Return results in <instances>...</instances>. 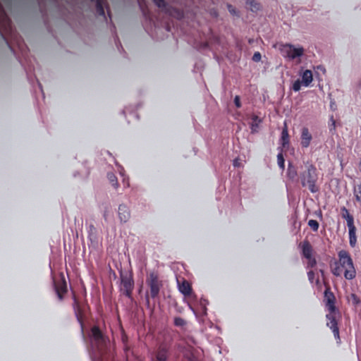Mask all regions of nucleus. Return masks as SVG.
<instances>
[{
  "label": "nucleus",
  "instance_id": "nucleus-2",
  "mask_svg": "<svg viewBox=\"0 0 361 361\" xmlns=\"http://www.w3.org/2000/svg\"><path fill=\"white\" fill-rule=\"evenodd\" d=\"M324 302L329 311V314L326 315V319L328 320L326 325L332 330L334 337L336 339H339V331L335 317L336 310L334 305L335 297L328 289L324 291Z\"/></svg>",
  "mask_w": 361,
  "mask_h": 361
},
{
  "label": "nucleus",
  "instance_id": "nucleus-4",
  "mask_svg": "<svg viewBox=\"0 0 361 361\" xmlns=\"http://www.w3.org/2000/svg\"><path fill=\"white\" fill-rule=\"evenodd\" d=\"M279 50L281 55L288 60H294L304 54V49L302 47H295L290 44H280Z\"/></svg>",
  "mask_w": 361,
  "mask_h": 361
},
{
  "label": "nucleus",
  "instance_id": "nucleus-33",
  "mask_svg": "<svg viewBox=\"0 0 361 361\" xmlns=\"http://www.w3.org/2000/svg\"><path fill=\"white\" fill-rule=\"evenodd\" d=\"M56 291H57V293H58V295H59V298H61V294H60V293H59V290H56Z\"/></svg>",
  "mask_w": 361,
  "mask_h": 361
},
{
  "label": "nucleus",
  "instance_id": "nucleus-29",
  "mask_svg": "<svg viewBox=\"0 0 361 361\" xmlns=\"http://www.w3.org/2000/svg\"><path fill=\"white\" fill-rule=\"evenodd\" d=\"M234 102L235 106L239 108L240 107V97L239 96H235L234 99Z\"/></svg>",
  "mask_w": 361,
  "mask_h": 361
},
{
  "label": "nucleus",
  "instance_id": "nucleus-15",
  "mask_svg": "<svg viewBox=\"0 0 361 361\" xmlns=\"http://www.w3.org/2000/svg\"><path fill=\"white\" fill-rule=\"evenodd\" d=\"M297 175H298V173H297L295 168L290 163H289L288 165V169H287L288 177L290 179L293 180L296 178Z\"/></svg>",
  "mask_w": 361,
  "mask_h": 361
},
{
  "label": "nucleus",
  "instance_id": "nucleus-25",
  "mask_svg": "<svg viewBox=\"0 0 361 361\" xmlns=\"http://www.w3.org/2000/svg\"><path fill=\"white\" fill-rule=\"evenodd\" d=\"M175 324L177 326H183L185 324V322L181 318H176L174 320Z\"/></svg>",
  "mask_w": 361,
  "mask_h": 361
},
{
  "label": "nucleus",
  "instance_id": "nucleus-10",
  "mask_svg": "<svg viewBox=\"0 0 361 361\" xmlns=\"http://www.w3.org/2000/svg\"><path fill=\"white\" fill-rule=\"evenodd\" d=\"M301 77L302 82L305 87H308L313 80L312 73V71L310 70H306L305 71H304Z\"/></svg>",
  "mask_w": 361,
  "mask_h": 361
},
{
  "label": "nucleus",
  "instance_id": "nucleus-21",
  "mask_svg": "<svg viewBox=\"0 0 361 361\" xmlns=\"http://www.w3.org/2000/svg\"><path fill=\"white\" fill-rule=\"evenodd\" d=\"M355 198L357 201L361 202V185H357L355 190Z\"/></svg>",
  "mask_w": 361,
  "mask_h": 361
},
{
  "label": "nucleus",
  "instance_id": "nucleus-18",
  "mask_svg": "<svg viewBox=\"0 0 361 361\" xmlns=\"http://www.w3.org/2000/svg\"><path fill=\"white\" fill-rule=\"evenodd\" d=\"M277 162H278V165L279 166L281 169H284L285 168V160L283 159V154L281 153H279L278 155H277Z\"/></svg>",
  "mask_w": 361,
  "mask_h": 361
},
{
  "label": "nucleus",
  "instance_id": "nucleus-11",
  "mask_svg": "<svg viewBox=\"0 0 361 361\" xmlns=\"http://www.w3.org/2000/svg\"><path fill=\"white\" fill-rule=\"evenodd\" d=\"M281 145L283 147H287L288 146L289 135H288V128H287V126L286 124H285V126L281 132Z\"/></svg>",
  "mask_w": 361,
  "mask_h": 361
},
{
  "label": "nucleus",
  "instance_id": "nucleus-14",
  "mask_svg": "<svg viewBox=\"0 0 361 361\" xmlns=\"http://www.w3.org/2000/svg\"><path fill=\"white\" fill-rule=\"evenodd\" d=\"M349 231V238H350V245L354 247L356 244V235L355 231L356 228L355 226H348Z\"/></svg>",
  "mask_w": 361,
  "mask_h": 361
},
{
  "label": "nucleus",
  "instance_id": "nucleus-9",
  "mask_svg": "<svg viewBox=\"0 0 361 361\" xmlns=\"http://www.w3.org/2000/svg\"><path fill=\"white\" fill-rule=\"evenodd\" d=\"M118 216L122 222H126L130 218L129 209L123 205H121L118 207Z\"/></svg>",
  "mask_w": 361,
  "mask_h": 361
},
{
  "label": "nucleus",
  "instance_id": "nucleus-6",
  "mask_svg": "<svg viewBox=\"0 0 361 361\" xmlns=\"http://www.w3.org/2000/svg\"><path fill=\"white\" fill-rule=\"evenodd\" d=\"M312 135L307 128L302 129L301 133V145L304 148H307L310 146L312 141Z\"/></svg>",
  "mask_w": 361,
  "mask_h": 361
},
{
  "label": "nucleus",
  "instance_id": "nucleus-16",
  "mask_svg": "<svg viewBox=\"0 0 361 361\" xmlns=\"http://www.w3.org/2000/svg\"><path fill=\"white\" fill-rule=\"evenodd\" d=\"M92 338L97 342H99L102 339V332L96 326L92 329Z\"/></svg>",
  "mask_w": 361,
  "mask_h": 361
},
{
  "label": "nucleus",
  "instance_id": "nucleus-5",
  "mask_svg": "<svg viewBox=\"0 0 361 361\" xmlns=\"http://www.w3.org/2000/svg\"><path fill=\"white\" fill-rule=\"evenodd\" d=\"M148 283L150 286L151 294L152 297H155L158 294L160 287L158 276L155 273L152 272L149 274Z\"/></svg>",
  "mask_w": 361,
  "mask_h": 361
},
{
  "label": "nucleus",
  "instance_id": "nucleus-1",
  "mask_svg": "<svg viewBox=\"0 0 361 361\" xmlns=\"http://www.w3.org/2000/svg\"><path fill=\"white\" fill-rule=\"evenodd\" d=\"M338 262L336 263L333 270L334 274L338 276L343 275L346 279L349 280L354 279L356 271L348 253L345 250H341L338 253Z\"/></svg>",
  "mask_w": 361,
  "mask_h": 361
},
{
  "label": "nucleus",
  "instance_id": "nucleus-24",
  "mask_svg": "<svg viewBox=\"0 0 361 361\" xmlns=\"http://www.w3.org/2000/svg\"><path fill=\"white\" fill-rule=\"evenodd\" d=\"M307 259L308 260V265L310 267H313L316 265V259L312 256H311L310 258H307Z\"/></svg>",
  "mask_w": 361,
  "mask_h": 361
},
{
  "label": "nucleus",
  "instance_id": "nucleus-8",
  "mask_svg": "<svg viewBox=\"0 0 361 361\" xmlns=\"http://www.w3.org/2000/svg\"><path fill=\"white\" fill-rule=\"evenodd\" d=\"M178 286L179 291L182 294L186 296L190 295L192 289L190 283L187 281L183 280L181 282L178 281Z\"/></svg>",
  "mask_w": 361,
  "mask_h": 361
},
{
  "label": "nucleus",
  "instance_id": "nucleus-17",
  "mask_svg": "<svg viewBox=\"0 0 361 361\" xmlns=\"http://www.w3.org/2000/svg\"><path fill=\"white\" fill-rule=\"evenodd\" d=\"M166 359H167L166 350L164 349H161V350H159L157 354L155 361H166Z\"/></svg>",
  "mask_w": 361,
  "mask_h": 361
},
{
  "label": "nucleus",
  "instance_id": "nucleus-23",
  "mask_svg": "<svg viewBox=\"0 0 361 361\" xmlns=\"http://www.w3.org/2000/svg\"><path fill=\"white\" fill-rule=\"evenodd\" d=\"M247 4L250 5V8L252 11H257L259 8V4L253 1H248Z\"/></svg>",
  "mask_w": 361,
  "mask_h": 361
},
{
  "label": "nucleus",
  "instance_id": "nucleus-12",
  "mask_svg": "<svg viewBox=\"0 0 361 361\" xmlns=\"http://www.w3.org/2000/svg\"><path fill=\"white\" fill-rule=\"evenodd\" d=\"M342 216L345 219L348 226H354L353 217L350 214L348 210L345 207L341 209Z\"/></svg>",
  "mask_w": 361,
  "mask_h": 361
},
{
  "label": "nucleus",
  "instance_id": "nucleus-13",
  "mask_svg": "<svg viewBox=\"0 0 361 361\" xmlns=\"http://www.w3.org/2000/svg\"><path fill=\"white\" fill-rule=\"evenodd\" d=\"M302 254L306 259L312 256V249L307 241H305L302 243Z\"/></svg>",
  "mask_w": 361,
  "mask_h": 361
},
{
  "label": "nucleus",
  "instance_id": "nucleus-7",
  "mask_svg": "<svg viewBox=\"0 0 361 361\" xmlns=\"http://www.w3.org/2000/svg\"><path fill=\"white\" fill-rule=\"evenodd\" d=\"M122 284L126 295L130 296L134 284L132 277L130 276L122 277Z\"/></svg>",
  "mask_w": 361,
  "mask_h": 361
},
{
  "label": "nucleus",
  "instance_id": "nucleus-19",
  "mask_svg": "<svg viewBox=\"0 0 361 361\" xmlns=\"http://www.w3.org/2000/svg\"><path fill=\"white\" fill-rule=\"evenodd\" d=\"M308 226L314 231H317L319 228V224L316 220L311 219L308 221Z\"/></svg>",
  "mask_w": 361,
  "mask_h": 361
},
{
  "label": "nucleus",
  "instance_id": "nucleus-32",
  "mask_svg": "<svg viewBox=\"0 0 361 361\" xmlns=\"http://www.w3.org/2000/svg\"><path fill=\"white\" fill-rule=\"evenodd\" d=\"M66 290V286L64 285V288H62L61 291L65 292Z\"/></svg>",
  "mask_w": 361,
  "mask_h": 361
},
{
  "label": "nucleus",
  "instance_id": "nucleus-26",
  "mask_svg": "<svg viewBox=\"0 0 361 361\" xmlns=\"http://www.w3.org/2000/svg\"><path fill=\"white\" fill-rule=\"evenodd\" d=\"M227 7H228V10L230 12V13H231L232 15H234V16L238 15L237 11L231 5H228Z\"/></svg>",
  "mask_w": 361,
  "mask_h": 361
},
{
  "label": "nucleus",
  "instance_id": "nucleus-31",
  "mask_svg": "<svg viewBox=\"0 0 361 361\" xmlns=\"http://www.w3.org/2000/svg\"><path fill=\"white\" fill-rule=\"evenodd\" d=\"M239 165H240V164H239L238 161L237 159L234 160V161H233V166L236 167V166H239Z\"/></svg>",
  "mask_w": 361,
  "mask_h": 361
},
{
  "label": "nucleus",
  "instance_id": "nucleus-27",
  "mask_svg": "<svg viewBox=\"0 0 361 361\" xmlns=\"http://www.w3.org/2000/svg\"><path fill=\"white\" fill-rule=\"evenodd\" d=\"M307 276H308V279L310 280V282H313L314 281V274L312 271H310L308 273H307Z\"/></svg>",
  "mask_w": 361,
  "mask_h": 361
},
{
  "label": "nucleus",
  "instance_id": "nucleus-20",
  "mask_svg": "<svg viewBox=\"0 0 361 361\" xmlns=\"http://www.w3.org/2000/svg\"><path fill=\"white\" fill-rule=\"evenodd\" d=\"M108 178H109V181L111 183L112 185L114 188H118L117 179H116V177L115 176L114 174L109 173L108 174Z\"/></svg>",
  "mask_w": 361,
  "mask_h": 361
},
{
  "label": "nucleus",
  "instance_id": "nucleus-30",
  "mask_svg": "<svg viewBox=\"0 0 361 361\" xmlns=\"http://www.w3.org/2000/svg\"><path fill=\"white\" fill-rule=\"evenodd\" d=\"M154 3L159 6L162 7L164 6V0H153Z\"/></svg>",
  "mask_w": 361,
  "mask_h": 361
},
{
  "label": "nucleus",
  "instance_id": "nucleus-28",
  "mask_svg": "<svg viewBox=\"0 0 361 361\" xmlns=\"http://www.w3.org/2000/svg\"><path fill=\"white\" fill-rule=\"evenodd\" d=\"M252 59L255 61H259L261 59V54L259 52H256L254 54Z\"/></svg>",
  "mask_w": 361,
  "mask_h": 361
},
{
  "label": "nucleus",
  "instance_id": "nucleus-3",
  "mask_svg": "<svg viewBox=\"0 0 361 361\" xmlns=\"http://www.w3.org/2000/svg\"><path fill=\"white\" fill-rule=\"evenodd\" d=\"M301 184L303 187H307L312 193L319 191L316 185L317 174L316 168L310 163L306 164V170L300 174Z\"/></svg>",
  "mask_w": 361,
  "mask_h": 361
},
{
  "label": "nucleus",
  "instance_id": "nucleus-22",
  "mask_svg": "<svg viewBox=\"0 0 361 361\" xmlns=\"http://www.w3.org/2000/svg\"><path fill=\"white\" fill-rule=\"evenodd\" d=\"M302 83V81H300L299 80H295L293 85V90L295 92L299 91L301 88Z\"/></svg>",
  "mask_w": 361,
  "mask_h": 361
}]
</instances>
